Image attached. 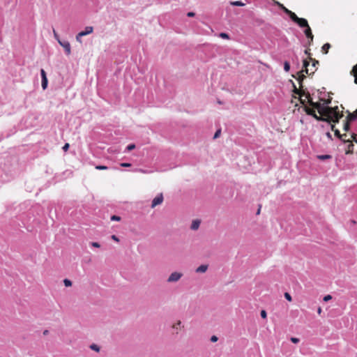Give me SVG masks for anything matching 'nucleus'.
<instances>
[{
    "label": "nucleus",
    "mask_w": 357,
    "mask_h": 357,
    "mask_svg": "<svg viewBox=\"0 0 357 357\" xmlns=\"http://www.w3.org/2000/svg\"><path fill=\"white\" fill-rule=\"evenodd\" d=\"M305 54L307 55V59L310 60V56H311L310 49L307 48L305 50Z\"/></svg>",
    "instance_id": "c9c22d12"
},
{
    "label": "nucleus",
    "mask_w": 357,
    "mask_h": 357,
    "mask_svg": "<svg viewBox=\"0 0 357 357\" xmlns=\"http://www.w3.org/2000/svg\"><path fill=\"white\" fill-rule=\"evenodd\" d=\"M95 168L98 170H107L108 167L105 165H96Z\"/></svg>",
    "instance_id": "bb28decb"
},
{
    "label": "nucleus",
    "mask_w": 357,
    "mask_h": 357,
    "mask_svg": "<svg viewBox=\"0 0 357 357\" xmlns=\"http://www.w3.org/2000/svg\"><path fill=\"white\" fill-rule=\"evenodd\" d=\"M293 92L295 94H297V95L299 96V100H300V102L302 105H305V103H306V100H307V99H306V94H307V93H305L304 90L301 89H297L296 86L294 84Z\"/></svg>",
    "instance_id": "20e7f679"
},
{
    "label": "nucleus",
    "mask_w": 357,
    "mask_h": 357,
    "mask_svg": "<svg viewBox=\"0 0 357 357\" xmlns=\"http://www.w3.org/2000/svg\"><path fill=\"white\" fill-rule=\"evenodd\" d=\"M93 31V28L92 26H86L84 31H80L79 33V36H84L89 35Z\"/></svg>",
    "instance_id": "9d476101"
},
{
    "label": "nucleus",
    "mask_w": 357,
    "mask_h": 357,
    "mask_svg": "<svg viewBox=\"0 0 357 357\" xmlns=\"http://www.w3.org/2000/svg\"><path fill=\"white\" fill-rule=\"evenodd\" d=\"M284 69L286 72H289L290 70V64L288 61L284 63Z\"/></svg>",
    "instance_id": "a878e982"
},
{
    "label": "nucleus",
    "mask_w": 357,
    "mask_h": 357,
    "mask_svg": "<svg viewBox=\"0 0 357 357\" xmlns=\"http://www.w3.org/2000/svg\"><path fill=\"white\" fill-rule=\"evenodd\" d=\"M284 297L287 301H289L290 302L292 301V298H291V295L287 292L284 293Z\"/></svg>",
    "instance_id": "c85d7f7f"
},
{
    "label": "nucleus",
    "mask_w": 357,
    "mask_h": 357,
    "mask_svg": "<svg viewBox=\"0 0 357 357\" xmlns=\"http://www.w3.org/2000/svg\"><path fill=\"white\" fill-rule=\"evenodd\" d=\"M58 43L61 46L63 47L66 51L67 55H70L71 53L70 45L68 41H61V40H58Z\"/></svg>",
    "instance_id": "423d86ee"
},
{
    "label": "nucleus",
    "mask_w": 357,
    "mask_h": 357,
    "mask_svg": "<svg viewBox=\"0 0 357 357\" xmlns=\"http://www.w3.org/2000/svg\"><path fill=\"white\" fill-rule=\"evenodd\" d=\"M181 276H182V273H178V272H174L168 278L167 282H177L178 280H179L181 279Z\"/></svg>",
    "instance_id": "0eeeda50"
},
{
    "label": "nucleus",
    "mask_w": 357,
    "mask_h": 357,
    "mask_svg": "<svg viewBox=\"0 0 357 357\" xmlns=\"http://www.w3.org/2000/svg\"><path fill=\"white\" fill-rule=\"evenodd\" d=\"M349 135L347 134V133H344V134H342V136L340 137V139L343 142H350L352 138L351 137V136L349 137H348Z\"/></svg>",
    "instance_id": "dca6fc26"
},
{
    "label": "nucleus",
    "mask_w": 357,
    "mask_h": 357,
    "mask_svg": "<svg viewBox=\"0 0 357 357\" xmlns=\"http://www.w3.org/2000/svg\"><path fill=\"white\" fill-rule=\"evenodd\" d=\"M351 137L353 139V140L354 141V142L357 143V134H356V133H351Z\"/></svg>",
    "instance_id": "72a5a7b5"
},
{
    "label": "nucleus",
    "mask_w": 357,
    "mask_h": 357,
    "mask_svg": "<svg viewBox=\"0 0 357 357\" xmlns=\"http://www.w3.org/2000/svg\"><path fill=\"white\" fill-rule=\"evenodd\" d=\"M331 299H332V296L331 295H326V296H325L324 297V301H326V302L328 301H330Z\"/></svg>",
    "instance_id": "ea45409f"
},
{
    "label": "nucleus",
    "mask_w": 357,
    "mask_h": 357,
    "mask_svg": "<svg viewBox=\"0 0 357 357\" xmlns=\"http://www.w3.org/2000/svg\"><path fill=\"white\" fill-rule=\"evenodd\" d=\"M350 129V123L346 121V122L344 123L343 130L345 132L349 131Z\"/></svg>",
    "instance_id": "4be33fe9"
},
{
    "label": "nucleus",
    "mask_w": 357,
    "mask_h": 357,
    "mask_svg": "<svg viewBox=\"0 0 357 357\" xmlns=\"http://www.w3.org/2000/svg\"><path fill=\"white\" fill-rule=\"evenodd\" d=\"M91 245L95 248H100V245L97 242H92Z\"/></svg>",
    "instance_id": "c03bdc74"
},
{
    "label": "nucleus",
    "mask_w": 357,
    "mask_h": 357,
    "mask_svg": "<svg viewBox=\"0 0 357 357\" xmlns=\"http://www.w3.org/2000/svg\"><path fill=\"white\" fill-rule=\"evenodd\" d=\"M261 210V206H259V209L257 210V214H259Z\"/></svg>",
    "instance_id": "603ef678"
},
{
    "label": "nucleus",
    "mask_w": 357,
    "mask_h": 357,
    "mask_svg": "<svg viewBox=\"0 0 357 357\" xmlns=\"http://www.w3.org/2000/svg\"><path fill=\"white\" fill-rule=\"evenodd\" d=\"M350 74L354 77V83L357 84V63L352 68Z\"/></svg>",
    "instance_id": "9b49d317"
},
{
    "label": "nucleus",
    "mask_w": 357,
    "mask_h": 357,
    "mask_svg": "<svg viewBox=\"0 0 357 357\" xmlns=\"http://www.w3.org/2000/svg\"><path fill=\"white\" fill-rule=\"evenodd\" d=\"M111 220H116V221H119L121 220V218L119 216H117V215H112L111 217Z\"/></svg>",
    "instance_id": "58836bf2"
},
{
    "label": "nucleus",
    "mask_w": 357,
    "mask_h": 357,
    "mask_svg": "<svg viewBox=\"0 0 357 357\" xmlns=\"http://www.w3.org/2000/svg\"><path fill=\"white\" fill-rule=\"evenodd\" d=\"M90 348L92 350L97 351V352H98L100 351V347L96 344H92L91 345H90Z\"/></svg>",
    "instance_id": "393cba45"
},
{
    "label": "nucleus",
    "mask_w": 357,
    "mask_h": 357,
    "mask_svg": "<svg viewBox=\"0 0 357 357\" xmlns=\"http://www.w3.org/2000/svg\"><path fill=\"white\" fill-rule=\"evenodd\" d=\"M120 166L123 167H130L131 166V164L128 162H122L120 164Z\"/></svg>",
    "instance_id": "473e14b6"
},
{
    "label": "nucleus",
    "mask_w": 357,
    "mask_h": 357,
    "mask_svg": "<svg viewBox=\"0 0 357 357\" xmlns=\"http://www.w3.org/2000/svg\"><path fill=\"white\" fill-rule=\"evenodd\" d=\"M40 74H41L42 79H44V77L47 78L46 73H45V71L43 69L40 70Z\"/></svg>",
    "instance_id": "4c0bfd02"
},
{
    "label": "nucleus",
    "mask_w": 357,
    "mask_h": 357,
    "mask_svg": "<svg viewBox=\"0 0 357 357\" xmlns=\"http://www.w3.org/2000/svg\"><path fill=\"white\" fill-rule=\"evenodd\" d=\"M163 202V196L162 194H160L156 196L152 201L151 208H154L156 206L161 204Z\"/></svg>",
    "instance_id": "1a4fd4ad"
},
{
    "label": "nucleus",
    "mask_w": 357,
    "mask_h": 357,
    "mask_svg": "<svg viewBox=\"0 0 357 357\" xmlns=\"http://www.w3.org/2000/svg\"><path fill=\"white\" fill-rule=\"evenodd\" d=\"M292 19L291 20L296 23L301 28H307V26H309L308 24V22L307 21V20H305V18H300L298 17L296 14L295 15H292Z\"/></svg>",
    "instance_id": "39448f33"
},
{
    "label": "nucleus",
    "mask_w": 357,
    "mask_h": 357,
    "mask_svg": "<svg viewBox=\"0 0 357 357\" xmlns=\"http://www.w3.org/2000/svg\"><path fill=\"white\" fill-rule=\"evenodd\" d=\"M321 312H322L321 307H318V309H317V313H318L319 314H320L321 313Z\"/></svg>",
    "instance_id": "8fccbe9b"
},
{
    "label": "nucleus",
    "mask_w": 357,
    "mask_h": 357,
    "mask_svg": "<svg viewBox=\"0 0 357 357\" xmlns=\"http://www.w3.org/2000/svg\"><path fill=\"white\" fill-rule=\"evenodd\" d=\"M230 3H231V5L235 6H245L244 3H243L242 1H231Z\"/></svg>",
    "instance_id": "412c9836"
},
{
    "label": "nucleus",
    "mask_w": 357,
    "mask_h": 357,
    "mask_svg": "<svg viewBox=\"0 0 357 357\" xmlns=\"http://www.w3.org/2000/svg\"><path fill=\"white\" fill-rule=\"evenodd\" d=\"M47 78L42 79V87L43 89H45L47 86Z\"/></svg>",
    "instance_id": "b1692460"
},
{
    "label": "nucleus",
    "mask_w": 357,
    "mask_h": 357,
    "mask_svg": "<svg viewBox=\"0 0 357 357\" xmlns=\"http://www.w3.org/2000/svg\"><path fill=\"white\" fill-rule=\"evenodd\" d=\"M306 99V102H308L314 109H317L319 114L321 115L327 116V114H331L333 117L335 118V121H339L343 116L342 112L339 111L337 106L331 107L325 106L320 102H313L309 92H307Z\"/></svg>",
    "instance_id": "f257e3e1"
},
{
    "label": "nucleus",
    "mask_w": 357,
    "mask_h": 357,
    "mask_svg": "<svg viewBox=\"0 0 357 357\" xmlns=\"http://www.w3.org/2000/svg\"><path fill=\"white\" fill-rule=\"evenodd\" d=\"M181 324V321H178L175 324L172 326L174 328L178 329V326H180Z\"/></svg>",
    "instance_id": "37998d69"
},
{
    "label": "nucleus",
    "mask_w": 357,
    "mask_h": 357,
    "mask_svg": "<svg viewBox=\"0 0 357 357\" xmlns=\"http://www.w3.org/2000/svg\"><path fill=\"white\" fill-rule=\"evenodd\" d=\"M353 139L349 142V144L347 146V149L346 150V154H352L354 153V144H353Z\"/></svg>",
    "instance_id": "f8f14e48"
},
{
    "label": "nucleus",
    "mask_w": 357,
    "mask_h": 357,
    "mask_svg": "<svg viewBox=\"0 0 357 357\" xmlns=\"http://www.w3.org/2000/svg\"><path fill=\"white\" fill-rule=\"evenodd\" d=\"M69 146H70V145L68 143L65 144L64 146H63V150L64 151H67L69 149Z\"/></svg>",
    "instance_id": "a19ab883"
},
{
    "label": "nucleus",
    "mask_w": 357,
    "mask_h": 357,
    "mask_svg": "<svg viewBox=\"0 0 357 357\" xmlns=\"http://www.w3.org/2000/svg\"><path fill=\"white\" fill-rule=\"evenodd\" d=\"M218 337H217V336H215V335H213V336L211 337V341L212 342H217V341H218Z\"/></svg>",
    "instance_id": "79ce46f5"
},
{
    "label": "nucleus",
    "mask_w": 357,
    "mask_h": 357,
    "mask_svg": "<svg viewBox=\"0 0 357 357\" xmlns=\"http://www.w3.org/2000/svg\"><path fill=\"white\" fill-rule=\"evenodd\" d=\"M317 158L321 160H324L331 158V155H318Z\"/></svg>",
    "instance_id": "5701e85b"
},
{
    "label": "nucleus",
    "mask_w": 357,
    "mask_h": 357,
    "mask_svg": "<svg viewBox=\"0 0 357 357\" xmlns=\"http://www.w3.org/2000/svg\"><path fill=\"white\" fill-rule=\"evenodd\" d=\"M356 119H357V116H356V113L354 112L353 113H349L346 121L350 123L351 121H354Z\"/></svg>",
    "instance_id": "2eb2a0df"
},
{
    "label": "nucleus",
    "mask_w": 357,
    "mask_h": 357,
    "mask_svg": "<svg viewBox=\"0 0 357 357\" xmlns=\"http://www.w3.org/2000/svg\"><path fill=\"white\" fill-rule=\"evenodd\" d=\"M331 45L329 43L324 44L321 47V52L323 54H327L328 52L329 49L331 48Z\"/></svg>",
    "instance_id": "a211bd4d"
},
{
    "label": "nucleus",
    "mask_w": 357,
    "mask_h": 357,
    "mask_svg": "<svg viewBox=\"0 0 357 357\" xmlns=\"http://www.w3.org/2000/svg\"><path fill=\"white\" fill-rule=\"evenodd\" d=\"M220 37H221L222 38H224V39H229V36L226 33H220Z\"/></svg>",
    "instance_id": "c756f323"
},
{
    "label": "nucleus",
    "mask_w": 357,
    "mask_h": 357,
    "mask_svg": "<svg viewBox=\"0 0 357 357\" xmlns=\"http://www.w3.org/2000/svg\"><path fill=\"white\" fill-rule=\"evenodd\" d=\"M317 121H326L328 123H337L339 121H335V118L331 114H327V116L319 115L318 116L316 113L312 116Z\"/></svg>",
    "instance_id": "7ed1b4c3"
},
{
    "label": "nucleus",
    "mask_w": 357,
    "mask_h": 357,
    "mask_svg": "<svg viewBox=\"0 0 357 357\" xmlns=\"http://www.w3.org/2000/svg\"><path fill=\"white\" fill-rule=\"evenodd\" d=\"M284 12L287 14L289 15V17H290V19L291 20L292 19V15H295V13L292 11H291L290 10L287 9V8H285L284 6H283L282 5H281Z\"/></svg>",
    "instance_id": "6ab92c4d"
},
{
    "label": "nucleus",
    "mask_w": 357,
    "mask_h": 357,
    "mask_svg": "<svg viewBox=\"0 0 357 357\" xmlns=\"http://www.w3.org/2000/svg\"><path fill=\"white\" fill-rule=\"evenodd\" d=\"M260 314H261V317L263 319H266V318L267 317V313H266V312L264 310H261V311Z\"/></svg>",
    "instance_id": "2f4dec72"
},
{
    "label": "nucleus",
    "mask_w": 357,
    "mask_h": 357,
    "mask_svg": "<svg viewBox=\"0 0 357 357\" xmlns=\"http://www.w3.org/2000/svg\"><path fill=\"white\" fill-rule=\"evenodd\" d=\"M317 65H319V61L315 59L312 58V56H310V61H307V59H305L303 61V69L298 73V80L301 88L303 87L302 82L305 78V75H303V72L308 75H312L317 70Z\"/></svg>",
    "instance_id": "f03ea898"
},
{
    "label": "nucleus",
    "mask_w": 357,
    "mask_h": 357,
    "mask_svg": "<svg viewBox=\"0 0 357 357\" xmlns=\"http://www.w3.org/2000/svg\"><path fill=\"white\" fill-rule=\"evenodd\" d=\"M53 33H54V38L58 40H60L59 38V35L58 33H56V31L54 29L53 30Z\"/></svg>",
    "instance_id": "a18cd8bd"
},
{
    "label": "nucleus",
    "mask_w": 357,
    "mask_h": 357,
    "mask_svg": "<svg viewBox=\"0 0 357 357\" xmlns=\"http://www.w3.org/2000/svg\"><path fill=\"white\" fill-rule=\"evenodd\" d=\"M48 333H49V331H48V330H45V331H43V335H48Z\"/></svg>",
    "instance_id": "3c124183"
},
{
    "label": "nucleus",
    "mask_w": 357,
    "mask_h": 357,
    "mask_svg": "<svg viewBox=\"0 0 357 357\" xmlns=\"http://www.w3.org/2000/svg\"><path fill=\"white\" fill-rule=\"evenodd\" d=\"M207 269H208L207 265H201L196 269V272L197 273H205L207 271Z\"/></svg>",
    "instance_id": "f3484780"
},
{
    "label": "nucleus",
    "mask_w": 357,
    "mask_h": 357,
    "mask_svg": "<svg viewBox=\"0 0 357 357\" xmlns=\"http://www.w3.org/2000/svg\"><path fill=\"white\" fill-rule=\"evenodd\" d=\"M187 15H188V17H193V16H195V13H193V12H189V13H188Z\"/></svg>",
    "instance_id": "09e8293b"
},
{
    "label": "nucleus",
    "mask_w": 357,
    "mask_h": 357,
    "mask_svg": "<svg viewBox=\"0 0 357 357\" xmlns=\"http://www.w3.org/2000/svg\"><path fill=\"white\" fill-rule=\"evenodd\" d=\"M200 225V221L199 220H193L191 225L190 228L192 230H197Z\"/></svg>",
    "instance_id": "4468645a"
},
{
    "label": "nucleus",
    "mask_w": 357,
    "mask_h": 357,
    "mask_svg": "<svg viewBox=\"0 0 357 357\" xmlns=\"http://www.w3.org/2000/svg\"><path fill=\"white\" fill-rule=\"evenodd\" d=\"M220 133H221V130H220V129L218 130L215 132V135H214L213 138H214V139H216V138L219 137V136L220 135Z\"/></svg>",
    "instance_id": "f704fd0d"
},
{
    "label": "nucleus",
    "mask_w": 357,
    "mask_h": 357,
    "mask_svg": "<svg viewBox=\"0 0 357 357\" xmlns=\"http://www.w3.org/2000/svg\"><path fill=\"white\" fill-rule=\"evenodd\" d=\"M303 105H304V110L307 114L312 116L316 113L315 110L314 109L313 107H312V109H311V108L308 107L307 106H306L305 104Z\"/></svg>",
    "instance_id": "ddd939ff"
},
{
    "label": "nucleus",
    "mask_w": 357,
    "mask_h": 357,
    "mask_svg": "<svg viewBox=\"0 0 357 357\" xmlns=\"http://www.w3.org/2000/svg\"><path fill=\"white\" fill-rule=\"evenodd\" d=\"M112 238L114 241H116V242H119V238H118L116 235H112Z\"/></svg>",
    "instance_id": "49530a36"
},
{
    "label": "nucleus",
    "mask_w": 357,
    "mask_h": 357,
    "mask_svg": "<svg viewBox=\"0 0 357 357\" xmlns=\"http://www.w3.org/2000/svg\"><path fill=\"white\" fill-rule=\"evenodd\" d=\"M135 148V144H129V145L127 146V148H126V149H127V150H128V151H130L133 150Z\"/></svg>",
    "instance_id": "7c9ffc66"
},
{
    "label": "nucleus",
    "mask_w": 357,
    "mask_h": 357,
    "mask_svg": "<svg viewBox=\"0 0 357 357\" xmlns=\"http://www.w3.org/2000/svg\"><path fill=\"white\" fill-rule=\"evenodd\" d=\"M304 33H305V36L307 38V39L309 40L308 45L309 46L311 45V44L313 42L314 36L312 33V30H311V28L310 27V26H307V27L305 28V30L304 31Z\"/></svg>",
    "instance_id": "6e6552de"
},
{
    "label": "nucleus",
    "mask_w": 357,
    "mask_h": 357,
    "mask_svg": "<svg viewBox=\"0 0 357 357\" xmlns=\"http://www.w3.org/2000/svg\"><path fill=\"white\" fill-rule=\"evenodd\" d=\"M81 37L82 36H79V33L76 36V40L77 41L79 42V43H82V40H81Z\"/></svg>",
    "instance_id": "de8ad7c7"
},
{
    "label": "nucleus",
    "mask_w": 357,
    "mask_h": 357,
    "mask_svg": "<svg viewBox=\"0 0 357 357\" xmlns=\"http://www.w3.org/2000/svg\"><path fill=\"white\" fill-rule=\"evenodd\" d=\"M290 340H291V341L293 343H294V344H297V343H298V342H299V341H300V340H299V339H298V338H297V337H291V339H290Z\"/></svg>",
    "instance_id": "e433bc0d"
},
{
    "label": "nucleus",
    "mask_w": 357,
    "mask_h": 357,
    "mask_svg": "<svg viewBox=\"0 0 357 357\" xmlns=\"http://www.w3.org/2000/svg\"><path fill=\"white\" fill-rule=\"evenodd\" d=\"M63 283H64L66 287H70V286H72V282L70 280H68V279H65L63 280Z\"/></svg>",
    "instance_id": "cd10ccee"
},
{
    "label": "nucleus",
    "mask_w": 357,
    "mask_h": 357,
    "mask_svg": "<svg viewBox=\"0 0 357 357\" xmlns=\"http://www.w3.org/2000/svg\"><path fill=\"white\" fill-rule=\"evenodd\" d=\"M331 130L334 132L335 135L339 139H340L342 135L340 134V130L335 128V126L334 125H331Z\"/></svg>",
    "instance_id": "aec40b11"
}]
</instances>
